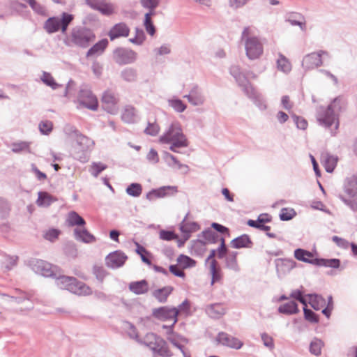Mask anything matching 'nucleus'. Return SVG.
Returning <instances> with one entry per match:
<instances>
[{
  "label": "nucleus",
  "instance_id": "f257e3e1",
  "mask_svg": "<svg viewBox=\"0 0 357 357\" xmlns=\"http://www.w3.org/2000/svg\"><path fill=\"white\" fill-rule=\"evenodd\" d=\"M158 141L160 144L169 145V149L173 152H178V149L186 148L189 144L182 126L177 121H172L165 128Z\"/></svg>",
  "mask_w": 357,
  "mask_h": 357
},
{
  "label": "nucleus",
  "instance_id": "f03ea898",
  "mask_svg": "<svg viewBox=\"0 0 357 357\" xmlns=\"http://www.w3.org/2000/svg\"><path fill=\"white\" fill-rule=\"evenodd\" d=\"M341 110V100L335 98L326 107H319L317 111V120L326 128L335 125V130L339 127V113Z\"/></svg>",
  "mask_w": 357,
  "mask_h": 357
},
{
  "label": "nucleus",
  "instance_id": "7ed1b4c3",
  "mask_svg": "<svg viewBox=\"0 0 357 357\" xmlns=\"http://www.w3.org/2000/svg\"><path fill=\"white\" fill-rule=\"evenodd\" d=\"M133 338L161 357H172L173 356V353L169 349L167 342L161 337L153 333H146L142 339L137 335Z\"/></svg>",
  "mask_w": 357,
  "mask_h": 357
},
{
  "label": "nucleus",
  "instance_id": "20e7f679",
  "mask_svg": "<svg viewBox=\"0 0 357 357\" xmlns=\"http://www.w3.org/2000/svg\"><path fill=\"white\" fill-rule=\"evenodd\" d=\"M241 40L244 43L245 54L250 60L259 58L264 52L263 45L259 38L254 36L253 29L246 26L241 34Z\"/></svg>",
  "mask_w": 357,
  "mask_h": 357
},
{
  "label": "nucleus",
  "instance_id": "39448f33",
  "mask_svg": "<svg viewBox=\"0 0 357 357\" xmlns=\"http://www.w3.org/2000/svg\"><path fill=\"white\" fill-rule=\"evenodd\" d=\"M231 75L235 78L238 85L244 93L250 98L255 100V105L261 110L266 109V105L259 95L257 93L255 89L248 82L245 76L241 73L238 66H233L230 68Z\"/></svg>",
  "mask_w": 357,
  "mask_h": 357
},
{
  "label": "nucleus",
  "instance_id": "423d86ee",
  "mask_svg": "<svg viewBox=\"0 0 357 357\" xmlns=\"http://www.w3.org/2000/svg\"><path fill=\"white\" fill-rule=\"evenodd\" d=\"M56 285L61 289H66L70 292L79 296L89 295L91 290L84 282L78 281L74 277L59 275L54 277Z\"/></svg>",
  "mask_w": 357,
  "mask_h": 357
},
{
  "label": "nucleus",
  "instance_id": "0eeeda50",
  "mask_svg": "<svg viewBox=\"0 0 357 357\" xmlns=\"http://www.w3.org/2000/svg\"><path fill=\"white\" fill-rule=\"evenodd\" d=\"M76 136L75 144L73 145V157L82 162H85L89 159V152L93 147V141L84 136L76 130L75 132Z\"/></svg>",
  "mask_w": 357,
  "mask_h": 357
},
{
  "label": "nucleus",
  "instance_id": "6e6552de",
  "mask_svg": "<svg viewBox=\"0 0 357 357\" xmlns=\"http://www.w3.org/2000/svg\"><path fill=\"white\" fill-rule=\"evenodd\" d=\"M294 257L298 261L319 266L338 268L340 264V261L337 259H326L314 258L312 252L301 248L295 250Z\"/></svg>",
  "mask_w": 357,
  "mask_h": 357
},
{
  "label": "nucleus",
  "instance_id": "1a4fd4ad",
  "mask_svg": "<svg viewBox=\"0 0 357 357\" xmlns=\"http://www.w3.org/2000/svg\"><path fill=\"white\" fill-rule=\"evenodd\" d=\"M73 15L67 13H63L61 17H50L45 22L44 28L48 33H53L61 30L65 33L68 25L73 20Z\"/></svg>",
  "mask_w": 357,
  "mask_h": 357
},
{
  "label": "nucleus",
  "instance_id": "9d476101",
  "mask_svg": "<svg viewBox=\"0 0 357 357\" xmlns=\"http://www.w3.org/2000/svg\"><path fill=\"white\" fill-rule=\"evenodd\" d=\"M77 108H87L96 111L98 107L96 97L93 94L89 87L82 85L80 87L77 96Z\"/></svg>",
  "mask_w": 357,
  "mask_h": 357
},
{
  "label": "nucleus",
  "instance_id": "9b49d317",
  "mask_svg": "<svg viewBox=\"0 0 357 357\" xmlns=\"http://www.w3.org/2000/svg\"><path fill=\"white\" fill-rule=\"evenodd\" d=\"M329 57L328 52L320 50L306 54L302 60V67L305 70H310L323 65V58Z\"/></svg>",
  "mask_w": 357,
  "mask_h": 357
},
{
  "label": "nucleus",
  "instance_id": "f8f14e48",
  "mask_svg": "<svg viewBox=\"0 0 357 357\" xmlns=\"http://www.w3.org/2000/svg\"><path fill=\"white\" fill-rule=\"evenodd\" d=\"M153 315L163 321H172V326H174L178 321V310L176 307L167 306L160 307L153 309Z\"/></svg>",
  "mask_w": 357,
  "mask_h": 357
},
{
  "label": "nucleus",
  "instance_id": "ddd939ff",
  "mask_svg": "<svg viewBox=\"0 0 357 357\" xmlns=\"http://www.w3.org/2000/svg\"><path fill=\"white\" fill-rule=\"evenodd\" d=\"M137 53L128 48L119 47L113 52V59L121 65L128 64L135 61Z\"/></svg>",
  "mask_w": 357,
  "mask_h": 357
},
{
  "label": "nucleus",
  "instance_id": "4468645a",
  "mask_svg": "<svg viewBox=\"0 0 357 357\" xmlns=\"http://www.w3.org/2000/svg\"><path fill=\"white\" fill-rule=\"evenodd\" d=\"M94 38L93 33L84 29H75L72 33V41L82 47H87Z\"/></svg>",
  "mask_w": 357,
  "mask_h": 357
},
{
  "label": "nucleus",
  "instance_id": "2eb2a0df",
  "mask_svg": "<svg viewBox=\"0 0 357 357\" xmlns=\"http://www.w3.org/2000/svg\"><path fill=\"white\" fill-rule=\"evenodd\" d=\"M54 268L50 263L40 259H37L33 261L32 264L33 271L44 277H56V273H54L53 269Z\"/></svg>",
  "mask_w": 357,
  "mask_h": 357
},
{
  "label": "nucleus",
  "instance_id": "dca6fc26",
  "mask_svg": "<svg viewBox=\"0 0 357 357\" xmlns=\"http://www.w3.org/2000/svg\"><path fill=\"white\" fill-rule=\"evenodd\" d=\"M216 340L220 344L234 349H239L243 345L240 340L224 332L218 333Z\"/></svg>",
  "mask_w": 357,
  "mask_h": 357
},
{
  "label": "nucleus",
  "instance_id": "f3484780",
  "mask_svg": "<svg viewBox=\"0 0 357 357\" xmlns=\"http://www.w3.org/2000/svg\"><path fill=\"white\" fill-rule=\"evenodd\" d=\"M275 264L279 277L287 274L296 266V262L290 259H277Z\"/></svg>",
  "mask_w": 357,
  "mask_h": 357
},
{
  "label": "nucleus",
  "instance_id": "a211bd4d",
  "mask_svg": "<svg viewBox=\"0 0 357 357\" xmlns=\"http://www.w3.org/2000/svg\"><path fill=\"white\" fill-rule=\"evenodd\" d=\"M194 106L202 105L205 102V97L197 86L191 89L188 94L183 96Z\"/></svg>",
  "mask_w": 357,
  "mask_h": 357
},
{
  "label": "nucleus",
  "instance_id": "6ab92c4d",
  "mask_svg": "<svg viewBox=\"0 0 357 357\" xmlns=\"http://www.w3.org/2000/svg\"><path fill=\"white\" fill-rule=\"evenodd\" d=\"M177 192L175 186H163L158 189L151 190L146 194V199L152 201L155 198H162L169 195V191Z\"/></svg>",
  "mask_w": 357,
  "mask_h": 357
},
{
  "label": "nucleus",
  "instance_id": "aec40b11",
  "mask_svg": "<svg viewBox=\"0 0 357 357\" xmlns=\"http://www.w3.org/2000/svg\"><path fill=\"white\" fill-rule=\"evenodd\" d=\"M338 158L337 156L330 154L328 152H323L321 155V162L326 171L332 173L337 165Z\"/></svg>",
  "mask_w": 357,
  "mask_h": 357
},
{
  "label": "nucleus",
  "instance_id": "412c9836",
  "mask_svg": "<svg viewBox=\"0 0 357 357\" xmlns=\"http://www.w3.org/2000/svg\"><path fill=\"white\" fill-rule=\"evenodd\" d=\"M179 228L183 234V237H185V240H188L190 237V234L198 231L199 226L195 222L188 221L185 217L181 222Z\"/></svg>",
  "mask_w": 357,
  "mask_h": 357
},
{
  "label": "nucleus",
  "instance_id": "4be33fe9",
  "mask_svg": "<svg viewBox=\"0 0 357 357\" xmlns=\"http://www.w3.org/2000/svg\"><path fill=\"white\" fill-rule=\"evenodd\" d=\"M129 290L136 295L144 294L149 291V284L146 280L132 282L129 284Z\"/></svg>",
  "mask_w": 357,
  "mask_h": 357
},
{
  "label": "nucleus",
  "instance_id": "5701e85b",
  "mask_svg": "<svg viewBox=\"0 0 357 357\" xmlns=\"http://www.w3.org/2000/svg\"><path fill=\"white\" fill-rule=\"evenodd\" d=\"M344 189L348 197H354L357 195V175L346 179Z\"/></svg>",
  "mask_w": 357,
  "mask_h": 357
},
{
  "label": "nucleus",
  "instance_id": "b1692460",
  "mask_svg": "<svg viewBox=\"0 0 357 357\" xmlns=\"http://www.w3.org/2000/svg\"><path fill=\"white\" fill-rule=\"evenodd\" d=\"M107 39H102L92 46L86 53V57L97 56L103 53L108 45Z\"/></svg>",
  "mask_w": 357,
  "mask_h": 357
},
{
  "label": "nucleus",
  "instance_id": "393cba45",
  "mask_svg": "<svg viewBox=\"0 0 357 357\" xmlns=\"http://www.w3.org/2000/svg\"><path fill=\"white\" fill-rule=\"evenodd\" d=\"M174 288L171 286H166L157 289L152 292V296L160 303H164L167 301L168 296L172 294Z\"/></svg>",
  "mask_w": 357,
  "mask_h": 357
},
{
  "label": "nucleus",
  "instance_id": "a878e982",
  "mask_svg": "<svg viewBox=\"0 0 357 357\" xmlns=\"http://www.w3.org/2000/svg\"><path fill=\"white\" fill-rule=\"evenodd\" d=\"M231 246L234 248L239 249L242 248H250L252 245V242L249 236L243 234L234 239L231 242Z\"/></svg>",
  "mask_w": 357,
  "mask_h": 357
},
{
  "label": "nucleus",
  "instance_id": "bb28decb",
  "mask_svg": "<svg viewBox=\"0 0 357 357\" xmlns=\"http://www.w3.org/2000/svg\"><path fill=\"white\" fill-rule=\"evenodd\" d=\"M38 199L36 201V204L38 206L41 207H48L53 202L56 201V199L52 196L50 193L47 192L40 191L38 194Z\"/></svg>",
  "mask_w": 357,
  "mask_h": 357
},
{
  "label": "nucleus",
  "instance_id": "cd10ccee",
  "mask_svg": "<svg viewBox=\"0 0 357 357\" xmlns=\"http://www.w3.org/2000/svg\"><path fill=\"white\" fill-rule=\"evenodd\" d=\"M206 313L211 318L218 319L225 313V309L219 303L212 304L206 309Z\"/></svg>",
  "mask_w": 357,
  "mask_h": 357
},
{
  "label": "nucleus",
  "instance_id": "c85d7f7f",
  "mask_svg": "<svg viewBox=\"0 0 357 357\" xmlns=\"http://www.w3.org/2000/svg\"><path fill=\"white\" fill-rule=\"evenodd\" d=\"M137 115L134 107L126 106L122 112L121 119L127 123H133L137 121Z\"/></svg>",
  "mask_w": 357,
  "mask_h": 357
},
{
  "label": "nucleus",
  "instance_id": "c756f323",
  "mask_svg": "<svg viewBox=\"0 0 357 357\" xmlns=\"http://www.w3.org/2000/svg\"><path fill=\"white\" fill-rule=\"evenodd\" d=\"M75 238L86 243H91L95 240L94 236L86 229L76 228L74 230Z\"/></svg>",
  "mask_w": 357,
  "mask_h": 357
},
{
  "label": "nucleus",
  "instance_id": "7c9ffc66",
  "mask_svg": "<svg viewBox=\"0 0 357 357\" xmlns=\"http://www.w3.org/2000/svg\"><path fill=\"white\" fill-rule=\"evenodd\" d=\"M130 33V29L126 23L121 22L113 26V40L121 37H127Z\"/></svg>",
  "mask_w": 357,
  "mask_h": 357
},
{
  "label": "nucleus",
  "instance_id": "2f4dec72",
  "mask_svg": "<svg viewBox=\"0 0 357 357\" xmlns=\"http://www.w3.org/2000/svg\"><path fill=\"white\" fill-rule=\"evenodd\" d=\"M276 64L278 70L284 73L287 74L291 70V64L290 61L287 57L280 53L278 54Z\"/></svg>",
  "mask_w": 357,
  "mask_h": 357
},
{
  "label": "nucleus",
  "instance_id": "473e14b6",
  "mask_svg": "<svg viewBox=\"0 0 357 357\" xmlns=\"http://www.w3.org/2000/svg\"><path fill=\"white\" fill-rule=\"evenodd\" d=\"M280 313L284 314H294L298 312V305L295 301H289L287 303L281 305L278 307Z\"/></svg>",
  "mask_w": 357,
  "mask_h": 357
},
{
  "label": "nucleus",
  "instance_id": "72a5a7b5",
  "mask_svg": "<svg viewBox=\"0 0 357 357\" xmlns=\"http://www.w3.org/2000/svg\"><path fill=\"white\" fill-rule=\"evenodd\" d=\"M178 266L183 269L192 268L196 266V261L185 255H180L176 259Z\"/></svg>",
  "mask_w": 357,
  "mask_h": 357
},
{
  "label": "nucleus",
  "instance_id": "f704fd0d",
  "mask_svg": "<svg viewBox=\"0 0 357 357\" xmlns=\"http://www.w3.org/2000/svg\"><path fill=\"white\" fill-rule=\"evenodd\" d=\"M309 303L316 310H320L325 305V299L318 294H308Z\"/></svg>",
  "mask_w": 357,
  "mask_h": 357
},
{
  "label": "nucleus",
  "instance_id": "c9c22d12",
  "mask_svg": "<svg viewBox=\"0 0 357 357\" xmlns=\"http://www.w3.org/2000/svg\"><path fill=\"white\" fill-rule=\"evenodd\" d=\"M101 105L104 110L107 111L109 114L112 113V91L109 90L105 91L101 98Z\"/></svg>",
  "mask_w": 357,
  "mask_h": 357
},
{
  "label": "nucleus",
  "instance_id": "e433bc0d",
  "mask_svg": "<svg viewBox=\"0 0 357 357\" xmlns=\"http://www.w3.org/2000/svg\"><path fill=\"white\" fill-rule=\"evenodd\" d=\"M40 79L45 85L50 86L53 90L57 89L59 87L61 86V84L56 82L54 77L50 73L45 71L43 72Z\"/></svg>",
  "mask_w": 357,
  "mask_h": 357
},
{
  "label": "nucleus",
  "instance_id": "4c0bfd02",
  "mask_svg": "<svg viewBox=\"0 0 357 357\" xmlns=\"http://www.w3.org/2000/svg\"><path fill=\"white\" fill-rule=\"evenodd\" d=\"M154 14V12H148L144 15V26L147 33L151 36H153L155 31V26L152 22V17Z\"/></svg>",
  "mask_w": 357,
  "mask_h": 357
},
{
  "label": "nucleus",
  "instance_id": "58836bf2",
  "mask_svg": "<svg viewBox=\"0 0 357 357\" xmlns=\"http://www.w3.org/2000/svg\"><path fill=\"white\" fill-rule=\"evenodd\" d=\"M167 102L169 107H171L175 112L178 113L184 112L187 107V106L181 100L176 98L169 99Z\"/></svg>",
  "mask_w": 357,
  "mask_h": 357
},
{
  "label": "nucleus",
  "instance_id": "ea45409f",
  "mask_svg": "<svg viewBox=\"0 0 357 357\" xmlns=\"http://www.w3.org/2000/svg\"><path fill=\"white\" fill-rule=\"evenodd\" d=\"M127 256L121 251L113 252V268L122 266L127 259Z\"/></svg>",
  "mask_w": 357,
  "mask_h": 357
},
{
  "label": "nucleus",
  "instance_id": "a19ab883",
  "mask_svg": "<svg viewBox=\"0 0 357 357\" xmlns=\"http://www.w3.org/2000/svg\"><path fill=\"white\" fill-rule=\"evenodd\" d=\"M68 221L71 226H83L85 224L84 218L75 211L69 213Z\"/></svg>",
  "mask_w": 357,
  "mask_h": 357
},
{
  "label": "nucleus",
  "instance_id": "79ce46f5",
  "mask_svg": "<svg viewBox=\"0 0 357 357\" xmlns=\"http://www.w3.org/2000/svg\"><path fill=\"white\" fill-rule=\"evenodd\" d=\"M324 346L323 342L318 339L314 338L310 344V352L314 356H319L321 353V349Z\"/></svg>",
  "mask_w": 357,
  "mask_h": 357
},
{
  "label": "nucleus",
  "instance_id": "37998d69",
  "mask_svg": "<svg viewBox=\"0 0 357 357\" xmlns=\"http://www.w3.org/2000/svg\"><path fill=\"white\" fill-rule=\"evenodd\" d=\"M217 261L215 259H213L209 265L210 273L211 275V284H214L216 282H218L220 278V273L218 268H217Z\"/></svg>",
  "mask_w": 357,
  "mask_h": 357
},
{
  "label": "nucleus",
  "instance_id": "c03bdc74",
  "mask_svg": "<svg viewBox=\"0 0 357 357\" xmlns=\"http://www.w3.org/2000/svg\"><path fill=\"white\" fill-rule=\"evenodd\" d=\"M126 191L128 195L138 197L142 192V187L139 183H132L127 187Z\"/></svg>",
  "mask_w": 357,
  "mask_h": 357
},
{
  "label": "nucleus",
  "instance_id": "a18cd8bd",
  "mask_svg": "<svg viewBox=\"0 0 357 357\" xmlns=\"http://www.w3.org/2000/svg\"><path fill=\"white\" fill-rule=\"evenodd\" d=\"M121 77L126 82H134L137 79V71L132 68H126L121 71Z\"/></svg>",
  "mask_w": 357,
  "mask_h": 357
},
{
  "label": "nucleus",
  "instance_id": "49530a36",
  "mask_svg": "<svg viewBox=\"0 0 357 357\" xmlns=\"http://www.w3.org/2000/svg\"><path fill=\"white\" fill-rule=\"evenodd\" d=\"M185 338L183 337L182 336L178 334L173 337H169L168 340V341H169L174 347H176V348L181 351L184 357H189L183 351V347L181 344V342H185Z\"/></svg>",
  "mask_w": 357,
  "mask_h": 357
},
{
  "label": "nucleus",
  "instance_id": "de8ad7c7",
  "mask_svg": "<svg viewBox=\"0 0 357 357\" xmlns=\"http://www.w3.org/2000/svg\"><path fill=\"white\" fill-rule=\"evenodd\" d=\"M236 256L237 252H233L231 254H229L226 259L227 267L234 271H238L239 270Z\"/></svg>",
  "mask_w": 357,
  "mask_h": 357
},
{
  "label": "nucleus",
  "instance_id": "09e8293b",
  "mask_svg": "<svg viewBox=\"0 0 357 357\" xmlns=\"http://www.w3.org/2000/svg\"><path fill=\"white\" fill-rule=\"evenodd\" d=\"M38 128L41 134L48 135L53 129V123L49 120L41 121L39 123Z\"/></svg>",
  "mask_w": 357,
  "mask_h": 357
},
{
  "label": "nucleus",
  "instance_id": "8fccbe9b",
  "mask_svg": "<svg viewBox=\"0 0 357 357\" xmlns=\"http://www.w3.org/2000/svg\"><path fill=\"white\" fill-rule=\"evenodd\" d=\"M12 151L16 153L22 151H27L29 153V143L26 142H15L12 144Z\"/></svg>",
  "mask_w": 357,
  "mask_h": 357
},
{
  "label": "nucleus",
  "instance_id": "3c124183",
  "mask_svg": "<svg viewBox=\"0 0 357 357\" xmlns=\"http://www.w3.org/2000/svg\"><path fill=\"white\" fill-rule=\"evenodd\" d=\"M18 257L17 256H6L2 266L6 271L11 270L17 265Z\"/></svg>",
  "mask_w": 357,
  "mask_h": 357
},
{
  "label": "nucleus",
  "instance_id": "603ef678",
  "mask_svg": "<svg viewBox=\"0 0 357 357\" xmlns=\"http://www.w3.org/2000/svg\"><path fill=\"white\" fill-rule=\"evenodd\" d=\"M339 198L353 211H357V196L354 197H346L345 196L340 195Z\"/></svg>",
  "mask_w": 357,
  "mask_h": 357
},
{
  "label": "nucleus",
  "instance_id": "864d4df0",
  "mask_svg": "<svg viewBox=\"0 0 357 357\" xmlns=\"http://www.w3.org/2000/svg\"><path fill=\"white\" fill-rule=\"evenodd\" d=\"M160 0H140V4L144 8L149 9V12H154L158 6Z\"/></svg>",
  "mask_w": 357,
  "mask_h": 357
},
{
  "label": "nucleus",
  "instance_id": "5fc2aeb1",
  "mask_svg": "<svg viewBox=\"0 0 357 357\" xmlns=\"http://www.w3.org/2000/svg\"><path fill=\"white\" fill-rule=\"evenodd\" d=\"M106 169V165L101 162H93L91 166L90 172L91 174L97 177L98 174Z\"/></svg>",
  "mask_w": 357,
  "mask_h": 357
},
{
  "label": "nucleus",
  "instance_id": "6e6d98bb",
  "mask_svg": "<svg viewBox=\"0 0 357 357\" xmlns=\"http://www.w3.org/2000/svg\"><path fill=\"white\" fill-rule=\"evenodd\" d=\"M135 245L137 246L136 252L140 255L142 261L150 266L151 264V261L144 255L148 254L146 250L137 242L135 243Z\"/></svg>",
  "mask_w": 357,
  "mask_h": 357
},
{
  "label": "nucleus",
  "instance_id": "4d7b16f0",
  "mask_svg": "<svg viewBox=\"0 0 357 357\" xmlns=\"http://www.w3.org/2000/svg\"><path fill=\"white\" fill-rule=\"evenodd\" d=\"M28 3L29 4L30 7L33 9V10L36 13L39 15H45V8L43 6L40 5L39 3H38L36 1L31 0Z\"/></svg>",
  "mask_w": 357,
  "mask_h": 357
},
{
  "label": "nucleus",
  "instance_id": "13d9d810",
  "mask_svg": "<svg viewBox=\"0 0 357 357\" xmlns=\"http://www.w3.org/2000/svg\"><path fill=\"white\" fill-rule=\"evenodd\" d=\"M59 234L60 231L59 229H50L44 234L43 236L46 240L53 242L57 239Z\"/></svg>",
  "mask_w": 357,
  "mask_h": 357
},
{
  "label": "nucleus",
  "instance_id": "bf43d9fd",
  "mask_svg": "<svg viewBox=\"0 0 357 357\" xmlns=\"http://www.w3.org/2000/svg\"><path fill=\"white\" fill-rule=\"evenodd\" d=\"M164 159L167 162L168 165L172 167H177L180 163L175 156L168 152L164 153Z\"/></svg>",
  "mask_w": 357,
  "mask_h": 357
},
{
  "label": "nucleus",
  "instance_id": "052dcab7",
  "mask_svg": "<svg viewBox=\"0 0 357 357\" xmlns=\"http://www.w3.org/2000/svg\"><path fill=\"white\" fill-rule=\"evenodd\" d=\"M64 252L67 256L73 258H75L77 254L75 245L73 243H68L65 245Z\"/></svg>",
  "mask_w": 357,
  "mask_h": 357
},
{
  "label": "nucleus",
  "instance_id": "680f3d73",
  "mask_svg": "<svg viewBox=\"0 0 357 357\" xmlns=\"http://www.w3.org/2000/svg\"><path fill=\"white\" fill-rule=\"evenodd\" d=\"M261 340L263 342L264 345L268 348L270 350H272L274 349V342L273 339L272 337L268 335L267 333H262L261 335Z\"/></svg>",
  "mask_w": 357,
  "mask_h": 357
},
{
  "label": "nucleus",
  "instance_id": "e2e57ef3",
  "mask_svg": "<svg viewBox=\"0 0 357 357\" xmlns=\"http://www.w3.org/2000/svg\"><path fill=\"white\" fill-rule=\"evenodd\" d=\"M159 236L161 239L165 241H172L177 238V235L172 231L161 230Z\"/></svg>",
  "mask_w": 357,
  "mask_h": 357
},
{
  "label": "nucleus",
  "instance_id": "0e129e2a",
  "mask_svg": "<svg viewBox=\"0 0 357 357\" xmlns=\"http://www.w3.org/2000/svg\"><path fill=\"white\" fill-rule=\"evenodd\" d=\"M93 273L99 281H102L107 275V273L102 266L95 265L93 266Z\"/></svg>",
  "mask_w": 357,
  "mask_h": 357
},
{
  "label": "nucleus",
  "instance_id": "69168bd1",
  "mask_svg": "<svg viewBox=\"0 0 357 357\" xmlns=\"http://www.w3.org/2000/svg\"><path fill=\"white\" fill-rule=\"evenodd\" d=\"M304 315L306 320L312 323H317L319 319L317 314L311 310L307 309L305 307L303 308Z\"/></svg>",
  "mask_w": 357,
  "mask_h": 357
},
{
  "label": "nucleus",
  "instance_id": "338daca9",
  "mask_svg": "<svg viewBox=\"0 0 357 357\" xmlns=\"http://www.w3.org/2000/svg\"><path fill=\"white\" fill-rule=\"evenodd\" d=\"M160 130V128L158 124L154 123H149L148 126L146 128L144 132L146 134L155 136Z\"/></svg>",
  "mask_w": 357,
  "mask_h": 357
},
{
  "label": "nucleus",
  "instance_id": "774afa93",
  "mask_svg": "<svg viewBox=\"0 0 357 357\" xmlns=\"http://www.w3.org/2000/svg\"><path fill=\"white\" fill-rule=\"evenodd\" d=\"M146 159L152 164H156L159 162V156L158 152L154 149H151L147 153Z\"/></svg>",
  "mask_w": 357,
  "mask_h": 357
}]
</instances>
